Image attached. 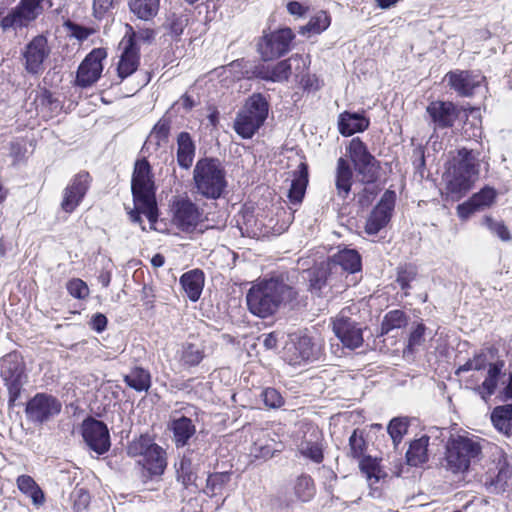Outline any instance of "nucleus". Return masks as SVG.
Masks as SVG:
<instances>
[{
    "label": "nucleus",
    "mask_w": 512,
    "mask_h": 512,
    "mask_svg": "<svg viewBox=\"0 0 512 512\" xmlns=\"http://www.w3.org/2000/svg\"><path fill=\"white\" fill-rule=\"evenodd\" d=\"M299 291L284 278L263 279L248 290L246 301L249 311L260 318L274 315L282 306L297 300Z\"/></svg>",
    "instance_id": "nucleus-1"
},
{
    "label": "nucleus",
    "mask_w": 512,
    "mask_h": 512,
    "mask_svg": "<svg viewBox=\"0 0 512 512\" xmlns=\"http://www.w3.org/2000/svg\"><path fill=\"white\" fill-rule=\"evenodd\" d=\"M131 190L135 207L129 211L130 220L134 223H141L140 214H144L151 223V228H153L158 213L153 175L146 159L138 160L135 163Z\"/></svg>",
    "instance_id": "nucleus-2"
},
{
    "label": "nucleus",
    "mask_w": 512,
    "mask_h": 512,
    "mask_svg": "<svg viewBox=\"0 0 512 512\" xmlns=\"http://www.w3.org/2000/svg\"><path fill=\"white\" fill-rule=\"evenodd\" d=\"M478 177L479 164L472 151L458 150L444 174L447 193L453 200H459L470 191Z\"/></svg>",
    "instance_id": "nucleus-3"
},
{
    "label": "nucleus",
    "mask_w": 512,
    "mask_h": 512,
    "mask_svg": "<svg viewBox=\"0 0 512 512\" xmlns=\"http://www.w3.org/2000/svg\"><path fill=\"white\" fill-rule=\"evenodd\" d=\"M195 192L207 199H218L227 187L226 171L218 159H199L193 169Z\"/></svg>",
    "instance_id": "nucleus-4"
},
{
    "label": "nucleus",
    "mask_w": 512,
    "mask_h": 512,
    "mask_svg": "<svg viewBox=\"0 0 512 512\" xmlns=\"http://www.w3.org/2000/svg\"><path fill=\"white\" fill-rule=\"evenodd\" d=\"M505 363L503 360L491 362L488 358V352H481L469 359L465 364L461 365L456 374L471 370L481 371L487 368L484 381L476 388L481 398L487 401L493 394L498 391L499 384H506V374L503 373Z\"/></svg>",
    "instance_id": "nucleus-5"
},
{
    "label": "nucleus",
    "mask_w": 512,
    "mask_h": 512,
    "mask_svg": "<svg viewBox=\"0 0 512 512\" xmlns=\"http://www.w3.org/2000/svg\"><path fill=\"white\" fill-rule=\"evenodd\" d=\"M482 446L478 437L457 435L451 437L446 446V467L453 473L466 471L471 462L481 454Z\"/></svg>",
    "instance_id": "nucleus-6"
},
{
    "label": "nucleus",
    "mask_w": 512,
    "mask_h": 512,
    "mask_svg": "<svg viewBox=\"0 0 512 512\" xmlns=\"http://www.w3.org/2000/svg\"><path fill=\"white\" fill-rule=\"evenodd\" d=\"M269 105L259 93L251 95L234 121L235 132L244 139H250L264 124L268 116Z\"/></svg>",
    "instance_id": "nucleus-7"
},
{
    "label": "nucleus",
    "mask_w": 512,
    "mask_h": 512,
    "mask_svg": "<svg viewBox=\"0 0 512 512\" xmlns=\"http://www.w3.org/2000/svg\"><path fill=\"white\" fill-rule=\"evenodd\" d=\"M352 308H343L333 319L332 329L342 344L350 349L358 348L363 343L362 327L352 319Z\"/></svg>",
    "instance_id": "nucleus-8"
},
{
    "label": "nucleus",
    "mask_w": 512,
    "mask_h": 512,
    "mask_svg": "<svg viewBox=\"0 0 512 512\" xmlns=\"http://www.w3.org/2000/svg\"><path fill=\"white\" fill-rule=\"evenodd\" d=\"M43 0H20L19 4L1 19L3 30L28 26L43 12Z\"/></svg>",
    "instance_id": "nucleus-9"
},
{
    "label": "nucleus",
    "mask_w": 512,
    "mask_h": 512,
    "mask_svg": "<svg viewBox=\"0 0 512 512\" xmlns=\"http://www.w3.org/2000/svg\"><path fill=\"white\" fill-rule=\"evenodd\" d=\"M346 152L356 171L362 176V181L372 182L376 177L377 161L368 151L367 146L356 137L349 142Z\"/></svg>",
    "instance_id": "nucleus-10"
},
{
    "label": "nucleus",
    "mask_w": 512,
    "mask_h": 512,
    "mask_svg": "<svg viewBox=\"0 0 512 512\" xmlns=\"http://www.w3.org/2000/svg\"><path fill=\"white\" fill-rule=\"evenodd\" d=\"M295 35L290 28H282L264 35L258 43V51L264 61L278 58L289 51Z\"/></svg>",
    "instance_id": "nucleus-11"
},
{
    "label": "nucleus",
    "mask_w": 512,
    "mask_h": 512,
    "mask_svg": "<svg viewBox=\"0 0 512 512\" xmlns=\"http://www.w3.org/2000/svg\"><path fill=\"white\" fill-rule=\"evenodd\" d=\"M48 40L43 35L35 36L27 43L22 53L25 70L29 74L38 75L44 70V61L50 55Z\"/></svg>",
    "instance_id": "nucleus-12"
},
{
    "label": "nucleus",
    "mask_w": 512,
    "mask_h": 512,
    "mask_svg": "<svg viewBox=\"0 0 512 512\" xmlns=\"http://www.w3.org/2000/svg\"><path fill=\"white\" fill-rule=\"evenodd\" d=\"M84 442L90 450L101 455L110 448V435L107 426L96 419L88 418L81 425Z\"/></svg>",
    "instance_id": "nucleus-13"
},
{
    "label": "nucleus",
    "mask_w": 512,
    "mask_h": 512,
    "mask_svg": "<svg viewBox=\"0 0 512 512\" xmlns=\"http://www.w3.org/2000/svg\"><path fill=\"white\" fill-rule=\"evenodd\" d=\"M61 409L62 404L57 398L38 393L27 403L26 414L30 420L43 423L58 415Z\"/></svg>",
    "instance_id": "nucleus-14"
},
{
    "label": "nucleus",
    "mask_w": 512,
    "mask_h": 512,
    "mask_svg": "<svg viewBox=\"0 0 512 512\" xmlns=\"http://www.w3.org/2000/svg\"><path fill=\"white\" fill-rule=\"evenodd\" d=\"M106 56L104 49H93L78 67L76 84L83 88L93 85L101 76L103 71L102 61Z\"/></svg>",
    "instance_id": "nucleus-15"
},
{
    "label": "nucleus",
    "mask_w": 512,
    "mask_h": 512,
    "mask_svg": "<svg viewBox=\"0 0 512 512\" xmlns=\"http://www.w3.org/2000/svg\"><path fill=\"white\" fill-rule=\"evenodd\" d=\"M295 63V70L302 72L306 67L305 59L300 55H293L287 60L280 61L273 67L259 66L255 70V75L263 80L272 82H283L288 80L292 74V66Z\"/></svg>",
    "instance_id": "nucleus-16"
},
{
    "label": "nucleus",
    "mask_w": 512,
    "mask_h": 512,
    "mask_svg": "<svg viewBox=\"0 0 512 512\" xmlns=\"http://www.w3.org/2000/svg\"><path fill=\"white\" fill-rule=\"evenodd\" d=\"M394 203V192L386 191L366 220L365 232L367 234L375 235L389 223Z\"/></svg>",
    "instance_id": "nucleus-17"
},
{
    "label": "nucleus",
    "mask_w": 512,
    "mask_h": 512,
    "mask_svg": "<svg viewBox=\"0 0 512 512\" xmlns=\"http://www.w3.org/2000/svg\"><path fill=\"white\" fill-rule=\"evenodd\" d=\"M90 176L86 172L77 174L64 189L61 208L72 213L80 204L89 188Z\"/></svg>",
    "instance_id": "nucleus-18"
},
{
    "label": "nucleus",
    "mask_w": 512,
    "mask_h": 512,
    "mask_svg": "<svg viewBox=\"0 0 512 512\" xmlns=\"http://www.w3.org/2000/svg\"><path fill=\"white\" fill-rule=\"evenodd\" d=\"M173 222L183 231L193 230L201 219L198 207L187 198L175 201Z\"/></svg>",
    "instance_id": "nucleus-19"
},
{
    "label": "nucleus",
    "mask_w": 512,
    "mask_h": 512,
    "mask_svg": "<svg viewBox=\"0 0 512 512\" xmlns=\"http://www.w3.org/2000/svg\"><path fill=\"white\" fill-rule=\"evenodd\" d=\"M450 88L461 96H471L474 89L484 81V77L467 70L450 71L445 75Z\"/></svg>",
    "instance_id": "nucleus-20"
},
{
    "label": "nucleus",
    "mask_w": 512,
    "mask_h": 512,
    "mask_svg": "<svg viewBox=\"0 0 512 512\" xmlns=\"http://www.w3.org/2000/svg\"><path fill=\"white\" fill-rule=\"evenodd\" d=\"M427 113L437 127H451L458 117L456 106L452 102L434 101L427 107Z\"/></svg>",
    "instance_id": "nucleus-21"
},
{
    "label": "nucleus",
    "mask_w": 512,
    "mask_h": 512,
    "mask_svg": "<svg viewBox=\"0 0 512 512\" xmlns=\"http://www.w3.org/2000/svg\"><path fill=\"white\" fill-rule=\"evenodd\" d=\"M1 375L9 392V403L13 405L19 397L25 382L23 368L19 363H9L3 367Z\"/></svg>",
    "instance_id": "nucleus-22"
},
{
    "label": "nucleus",
    "mask_w": 512,
    "mask_h": 512,
    "mask_svg": "<svg viewBox=\"0 0 512 512\" xmlns=\"http://www.w3.org/2000/svg\"><path fill=\"white\" fill-rule=\"evenodd\" d=\"M138 65L139 52L136 46L134 45L132 38H129L118 62V77L121 80H124L137 70Z\"/></svg>",
    "instance_id": "nucleus-23"
},
{
    "label": "nucleus",
    "mask_w": 512,
    "mask_h": 512,
    "mask_svg": "<svg viewBox=\"0 0 512 512\" xmlns=\"http://www.w3.org/2000/svg\"><path fill=\"white\" fill-rule=\"evenodd\" d=\"M369 126V120L360 113L343 112L338 117V130L343 136L363 132Z\"/></svg>",
    "instance_id": "nucleus-24"
},
{
    "label": "nucleus",
    "mask_w": 512,
    "mask_h": 512,
    "mask_svg": "<svg viewBox=\"0 0 512 512\" xmlns=\"http://www.w3.org/2000/svg\"><path fill=\"white\" fill-rule=\"evenodd\" d=\"M173 432V440L177 447H184L195 434L196 427L193 421L186 416H174L170 423Z\"/></svg>",
    "instance_id": "nucleus-25"
},
{
    "label": "nucleus",
    "mask_w": 512,
    "mask_h": 512,
    "mask_svg": "<svg viewBox=\"0 0 512 512\" xmlns=\"http://www.w3.org/2000/svg\"><path fill=\"white\" fill-rule=\"evenodd\" d=\"M335 273L339 268L343 271L355 273L361 269V257L354 249H344L335 254L332 260H329Z\"/></svg>",
    "instance_id": "nucleus-26"
},
{
    "label": "nucleus",
    "mask_w": 512,
    "mask_h": 512,
    "mask_svg": "<svg viewBox=\"0 0 512 512\" xmlns=\"http://www.w3.org/2000/svg\"><path fill=\"white\" fill-rule=\"evenodd\" d=\"M180 283L187 297L195 302L200 298L204 286V274L200 270H191L184 273L180 278Z\"/></svg>",
    "instance_id": "nucleus-27"
},
{
    "label": "nucleus",
    "mask_w": 512,
    "mask_h": 512,
    "mask_svg": "<svg viewBox=\"0 0 512 512\" xmlns=\"http://www.w3.org/2000/svg\"><path fill=\"white\" fill-rule=\"evenodd\" d=\"M17 488L25 496L30 498L35 507H41L45 503V494L35 480L29 475H20L16 479Z\"/></svg>",
    "instance_id": "nucleus-28"
},
{
    "label": "nucleus",
    "mask_w": 512,
    "mask_h": 512,
    "mask_svg": "<svg viewBox=\"0 0 512 512\" xmlns=\"http://www.w3.org/2000/svg\"><path fill=\"white\" fill-rule=\"evenodd\" d=\"M195 156V145L187 132H181L177 137V163L180 167H191Z\"/></svg>",
    "instance_id": "nucleus-29"
},
{
    "label": "nucleus",
    "mask_w": 512,
    "mask_h": 512,
    "mask_svg": "<svg viewBox=\"0 0 512 512\" xmlns=\"http://www.w3.org/2000/svg\"><path fill=\"white\" fill-rule=\"evenodd\" d=\"M353 172L352 169L344 158L340 157L337 160L336 172H335V185L339 196L345 198L352 185Z\"/></svg>",
    "instance_id": "nucleus-30"
},
{
    "label": "nucleus",
    "mask_w": 512,
    "mask_h": 512,
    "mask_svg": "<svg viewBox=\"0 0 512 512\" xmlns=\"http://www.w3.org/2000/svg\"><path fill=\"white\" fill-rule=\"evenodd\" d=\"M315 355V346L311 338L307 335H301L293 344V354L290 361L293 364H300L301 362L314 359Z\"/></svg>",
    "instance_id": "nucleus-31"
},
{
    "label": "nucleus",
    "mask_w": 512,
    "mask_h": 512,
    "mask_svg": "<svg viewBox=\"0 0 512 512\" xmlns=\"http://www.w3.org/2000/svg\"><path fill=\"white\" fill-rule=\"evenodd\" d=\"M130 11L143 21H150L157 16L160 0H129Z\"/></svg>",
    "instance_id": "nucleus-32"
},
{
    "label": "nucleus",
    "mask_w": 512,
    "mask_h": 512,
    "mask_svg": "<svg viewBox=\"0 0 512 512\" xmlns=\"http://www.w3.org/2000/svg\"><path fill=\"white\" fill-rule=\"evenodd\" d=\"M491 421L499 432L507 436L512 435V404L494 408Z\"/></svg>",
    "instance_id": "nucleus-33"
},
{
    "label": "nucleus",
    "mask_w": 512,
    "mask_h": 512,
    "mask_svg": "<svg viewBox=\"0 0 512 512\" xmlns=\"http://www.w3.org/2000/svg\"><path fill=\"white\" fill-rule=\"evenodd\" d=\"M428 444V436H422L410 443L409 449L406 453V459L409 465L418 466L428 460Z\"/></svg>",
    "instance_id": "nucleus-34"
},
{
    "label": "nucleus",
    "mask_w": 512,
    "mask_h": 512,
    "mask_svg": "<svg viewBox=\"0 0 512 512\" xmlns=\"http://www.w3.org/2000/svg\"><path fill=\"white\" fill-rule=\"evenodd\" d=\"M205 357L204 346L201 343H184L180 352V362L185 367H194Z\"/></svg>",
    "instance_id": "nucleus-35"
},
{
    "label": "nucleus",
    "mask_w": 512,
    "mask_h": 512,
    "mask_svg": "<svg viewBox=\"0 0 512 512\" xmlns=\"http://www.w3.org/2000/svg\"><path fill=\"white\" fill-rule=\"evenodd\" d=\"M336 274L329 261L321 263L313 269L310 275V286L315 291H321L330 283L333 275Z\"/></svg>",
    "instance_id": "nucleus-36"
},
{
    "label": "nucleus",
    "mask_w": 512,
    "mask_h": 512,
    "mask_svg": "<svg viewBox=\"0 0 512 512\" xmlns=\"http://www.w3.org/2000/svg\"><path fill=\"white\" fill-rule=\"evenodd\" d=\"M144 461V465L151 475H161L167 466L166 453L157 444L150 449L147 457H144Z\"/></svg>",
    "instance_id": "nucleus-37"
},
{
    "label": "nucleus",
    "mask_w": 512,
    "mask_h": 512,
    "mask_svg": "<svg viewBox=\"0 0 512 512\" xmlns=\"http://www.w3.org/2000/svg\"><path fill=\"white\" fill-rule=\"evenodd\" d=\"M124 381L138 392L148 391L151 386V375L141 367H134L129 374L125 375Z\"/></svg>",
    "instance_id": "nucleus-38"
},
{
    "label": "nucleus",
    "mask_w": 512,
    "mask_h": 512,
    "mask_svg": "<svg viewBox=\"0 0 512 512\" xmlns=\"http://www.w3.org/2000/svg\"><path fill=\"white\" fill-rule=\"evenodd\" d=\"M307 170L305 164L299 165L298 175L292 180L288 192V197L292 203H299L302 201L306 186H307Z\"/></svg>",
    "instance_id": "nucleus-39"
},
{
    "label": "nucleus",
    "mask_w": 512,
    "mask_h": 512,
    "mask_svg": "<svg viewBox=\"0 0 512 512\" xmlns=\"http://www.w3.org/2000/svg\"><path fill=\"white\" fill-rule=\"evenodd\" d=\"M293 492L295 497L302 502L312 499L315 494L312 478L305 474L298 476L293 483Z\"/></svg>",
    "instance_id": "nucleus-40"
},
{
    "label": "nucleus",
    "mask_w": 512,
    "mask_h": 512,
    "mask_svg": "<svg viewBox=\"0 0 512 512\" xmlns=\"http://www.w3.org/2000/svg\"><path fill=\"white\" fill-rule=\"evenodd\" d=\"M496 468L498 471L496 475V484L499 485L500 488L504 489L512 479V457L508 456L503 451H500L498 453Z\"/></svg>",
    "instance_id": "nucleus-41"
},
{
    "label": "nucleus",
    "mask_w": 512,
    "mask_h": 512,
    "mask_svg": "<svg viewBox=\"0 0 512 512\" xmlns=\"http://www.w3.org/2000/svg\"><path fill=\"white\" fill-rule=\"evenodd\" d=\"M177 480L188 488L196 485L197 472L190 458L183 457L176 467Z\"/></svg>",
    "instance_id": "nucleus-42"
},
{
    "label": "nucleus",
    "mask_w": 512,
    "mask_h": 512,
    "mask_svg": "<svg viewBox=\"0 0 512 512\" xmlns=\"http://www.w3.org/2000/svg\"><path fill=\"white\" fill-rule=\"evenodd\" d=\"M330 23V16L325 11H319L311 17L305 26L300 28L299 33L305 34L306 32H312L314 34H320L330 26Z\"/></svg>",
    "instance_id": "nucleus-43"
},
{
    "label": "nucleus",
    "mask_w": 512,
    "mask_h": 512,
    "mask_svg": "<svg viewBox=\"0 0 512 512\" xmlns=\"http://www.w3.org/2000/svg\"><path fill=\"white\" fill-rule=\"evenodd\" d=\"M189 17L186 13H171L167 16L164 27L173 37H179L188 26Z\"/></svg>",
    "instance_id": "nucleus-44"
},
{
    "label": "nucleus",
    "mask_w": 512,
    "mask_h": 512,
    "mask_svg": "<svg viewBox=\"0 0 512 512\" xmlns=\"http://www.w3.org/2000/svg\"><path fill=\"white\" fill-rule=\"evenodd\" d=\"M408 428L409 421L406 417H395L389 422L387 431L395 448L401 443L404 435L407 434Z\"/></svg>",
    "instance_id": "nucleus-45"
},
{
    "label": "nucleus",
    "mask_w": 512,
    "mask_h": 512,
    "mask_svg": "<svg viewBox=\"0 0 512 512\" xmlns=\"http://www.w3.org/2000/svg\"><path fill=\"white\" fill-rule=\"evenodd\" d=\"M407 323L404 312L400 310H393L388 312L381 324V333L387 334L393 329L401 328Z\"/></svg>",
    "instance_id": "nucleus-46"
},
{
    "label": "nucleus",
    "mask_w": 512,
    "mask_h": 512,
    "mask_svg": "<svg viewBox=\"0 0 512 512\" xmlns=\"http://www.w3.org/2000/svg\"><path fill=\"white\" fill-rule=\"evenodd\" d=\"M155 443L148 435H141L139 438L133 440L128 446V454L131 456H143L147 457L148 452L152 447H155Z\"/></svg>",
    "instance_id": "nucleus-47"
},
{
    "label": "nucleus",
    "mask_w": 512,
    "mask_h": 512,
    "mask_svg": "<svg viewBox=\"0 0 512 512\" xmlns=\"http://www.w3.org/2000/svg\"><path fill=\"white\" fill-rule=\"evenodd\" d=\"M361 472L365 475L370 484L378 482L380 478V469L375 459L365 457L359 463Z\"/></svg>",
    "instance_id": "nucleus-48"
},
{
    "label": "nucleus",
    "mask_w": 512,
    "mask_h": 512,
    "mask_svg": "<svg viewBox=\"0 0 512 512\" xmlns=\"http://www.w3.org/2000/svg\"><path fill=\"white\" fill-rule=\"evenodd\" d=\"M496 198V191L491 187H484L480 192L475 193L471 199L478 210L489 207Z\"/></svg>",
    "instance_id": "nucleus-49"
},
{
    "label": "nucleus",
    "mask_w": 512,
    "mask_h": 512,
    "mask_svg": "<svg viewBox=\"0 0 512 512\" xmlns=\"http://www.w3.org/2000/svg\"><path fill=\"white\" fill-rule=\"evenodd\" d=\"M484 224L492 233L497 235L502 241H509L511 239L509 230L503 222L496 221L493 218L487 216L484 219Z\"/></svg>",
    "instance_id": "nucleus-50"
},
{
    "label": "nucleus",
    "mask_w": 512,
    "mask_h": 512,
    "mask_svg": "<svg viewBox=\"0 0 512 512\" xmlns=\"http://www.w3.org/2000/svg\"><path fill=\"white\" fill-rule=\"evenodd\" d=\"M67 290L72 297L77 299H84L89 295L87 284L78 278L72 279L67 283Z\"/></svg>",
    "instance_id": "nucleus-51"
},
{
    "label": "nucleus",
    "mask_w": 512,
    "mask_h": 512,
    "mask_svg": "<svg viewBox=\"0 0 512 512\" xmlns=\"http://www.w3.org/2000/svg\"><path fill=\"white\" fill-rule=\"evenodd\" d=\"M416 275V269L411 265H406L398 269L396 281L405 290L410 287V282L416 278Z\"/></svg>",
    "instance_id": "nucleus-52"
},
{
    "label": "nucleus",
    "mask_w": 512,
    "mask_h": 512,
    "mask_svg": "<svg viewBox=\"0 0 512 512\" xmlns=\"http://www.w3.org/2000/svg\"><path fill=\"white\" fill-rule=\"evenodd\" d=\"M170 120L168 118H161L154 126L150 137L155 138L157 140V144H160L162 141H166L168 134L170 132Z\"/></svg>",
    "instance_id": "nucleus-53"
},
{
    "label": "nucleus",
    "mask_w": 512,
    "mask_h": 512,
    "mask_svg": "<svg viewBox=\"0 0 512 512\" xmlns=\"http://www.w3.org/2000/svg\"><path fill=\"white\" fill-rule=\"evenodd\" d=\"M264 404L268 408H280L284 404L281 394L274 388H266L261 394Z\"/></svg>",
    "instance_id": "nucleus-54"
},
{
    "label": "nucleus",
    "mask_w": 512,
    "mask_h": 512,
    "mask_svg": "<svg viewBox=\"0 0 512 512\" xmlns=\"http://www.w3.org/2000/svg\"><path fill=\"white\" fill-rule=\"evenodd\" d=\"M425 330L426 327L424 324H417L415 329L411 332L408 340V349L413 352L419 347H421L425 342Z\"/></svg>",
    "instance_id": "nucleus-55"
},
{
    "label": "nucleus",
    "mask_w": 512,
    "mask_h": 512,
    "mask_svg": "<svg viewBox=\"0 0 512 512\" xmlns=\"http://www.w3.org/2000/svg\"><path fill=\"white\" fill-rule=\"evenodd\" d=\"M350 452L349 454L353 458H361L365 451V440L362 435H358L357 431H354L349 438Z\"/></svg>",
    "instance_id": "nucleus-56"
},
{
    "label": "nucleus",
    "mask_w": 512,
    "mask_h": 512,
    "mask_svg": "<svg viewBox=\"0 0 512 512\" xmlns=\"http://www.w3.org/2000/svg\"><path fill=\"white\" fill-rule=\"evenodd\" d=\"M299 451L302 455L312 459L315 462H320L323 458L320 447L315 443L303 441L299 445Z\"/></svg>",
    "instance_id": "nucleus-57"
},
{
    "label": "nucleus",
    "mask_w": 512,
    "mask_h": 512,
    "mask_svg": "<svg viewBox=\"0 0 512 512\" xmlns=\"http://www.w3.org/2000/svg\"><path fill=\"white\" fill-rule=\"evenodd\" d=\"M65 27L70 32V35L79 41L86 40L94 32L93 29L83 27L70 21L65 23Z\"/></svg>",
    "instance_id": "nucleus-58"
},
{
    "label": "nucleus",
    "mask_w": 512,
    "mask_h": 512,
    "mask_svg": "<svg viewBox=\"0 0 512 512\" xmlns=\"http://www.w3.org/2000/svg\"><path fill=\"white\" fill-rule=\"evenodd\" d=\"M230 481V474L228 472L214 473L209 475L207 479V487L211 488L215 493L216 489L222 488Z\"/></svg>",
    "instance_id": "nucleus-59"
},
{
    "label": "nucleus",
    "mask_w": 512,
    "mask_h": 512,
    "mask_svg": "<svg viewBox=\"0 0 512 512\" xmlns=\"http://www.w3.org/2000/svg\"><path fill=\"white\" fill-rule=\"evenodd\" d=\"M74 508L78 511L87 507L90 501V496L83 488L75 489L73 494Z\"/></svg>",
    "instance_id": "nucleus-60"
},
{
    "label": "nucleus",
    "mask_w": 512,
    "mask_h": 512,
    "mask_svg": "<svg viewBox=\"0 0 512 512\" xmlns=\"http://www.w3.org/2000/svg\"><path fill=\"white\" fill-rule=\"evenodd\" d=\"M114 0H94L93 14L96 18H102L113 7Z\"/></svg>",
    "instance_id": "nucleus-61"
},
{
    "label": "nucleus",
    "mask_w": 512,
    "mask_h": 512,
    "mask_svg": "<svg viewBox=\"0 0 512 512\" xmlns=\"http://www.w3.org/2000/svg\"><path fill=\"white\" fill-rule=\"evenodd\" d=\"M476 211H478V208H476L471 198L457 207V214L463 220L468 219Z\"/></svg>",
    "instance_id": "nucleus-62"
},
{
    "label": "nucleus",
    "mask_w": 512,
    "mask_h": 512,
    "mask_svg": "<svg viewBox=\"0 0 512 512\" xmlns=\"http://www.w3.org/2000/svg\"><path fill=\"white\" fill-rule=\"evenodd\" d=\"M107 325V318L103 314H96L92 317V328L97 332H102Z\"/></svg>",
    "instance_id": "nucleus-63"
},
{
    "label": "nucleus",
    "mask_w": 512,
    "mask_h": 512,
    "mask_svg": "<svg viewBox=\"0 0 512 512\" xmlns=\"http://www.w3.org/2000/svg\"><path fill=\"white\" fill-rule=\"evenodd\" d=\"M504 387L499 390V397L501 399H508L512 398V373L509 375L508 378H506V384L503 385Z\"/></svg>",
    "instance_id": "nucleus-64"
}]
</instances>
